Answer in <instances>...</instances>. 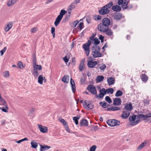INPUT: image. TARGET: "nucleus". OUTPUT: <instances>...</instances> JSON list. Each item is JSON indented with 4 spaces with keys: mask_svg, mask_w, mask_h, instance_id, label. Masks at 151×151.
I'll return each instance as SVG.
<instances>
[{
    "mask_svg": "<svg viewBox=\"0 0 151 151\" xmlns=\"http://www.w3.org/2000/svg\"><path fill=\"white\" fill-rule=\"evenodd\" d=\"M142 119L143 120L147 119L146 115H144L142 114H139L138 115H134L132 116H130L129 119L131 122V124L132 125H134L138 124Z\"/></svg>",
    "mask_w": 151,
    "mask_h": 151,
    "instance_id": "1",
    "label": "nucleus"
},
{
    "mask_svg": "<svg viewBox=\"0 0 151 151\" xmlns=\"http://www.w3.org/2000/svg\"><path fill=\"white\" fill-rule=\"evenodd\" d=\"M67 12L64 9L61 10L60 12V14L58 16L54 22V24L55 26L57 27L60 23V21L62 19L63 17Z\"/></svg>",
    "mask_w": 151,
    "mask_h": 151,
    "instance_id": "2",
    "label": "nucleus"
},
{
    "mask_svg": "<svg viewBox=\"0 0 151 151\" xmlns=\"http://www.w3.org/2000/svg\"><path fill=\"white\" fill-rule=\"evenodd\" d=\"M91 44V41L90 40H88L87 43L84 44L83 45V47L85 51V53L87 56L89 54V46Z\"/></svg>",
    "mask_w": 151,
    "mask_h": 151,
    "instance_id": "3",
    "label": "nucleus"
},
{
    "mask_svg": "<svg viewBox=\"0 0 151 151\" xmlns=\"http://www.w3.org/2000/svg\"><path fill=\"white\" fill-rule=\"evenodd\" d=\"M129 2V0H118V4L119 5L122 4V7L123 9H128V4Z\"/></svg>",
    "mask_w": 151,
    "mask_h": 151,
    "instance_id": "4",
    "label": "nucleus"
},
{
    "mask_svg": "<svg viewBox=\"0 0 151 151\" xmlns=\"http://www.w3.org/2000/svg\"><path fill=\"white\" fill-rule=\"evenodd\" d=\"M107 123L109 126L114 127L119 125L120 122L114 119H110L107 121Z\"/></svg>",
    "mask_w": 151,
    "mask_h": 151,
    "instance_id": "5",
    "label": "nucleus"
},
{
    "mask_svg": "<svg viewBox=\"0 0 151 151\" xmlns=\"http://www.w3.org/2000/svg\"><path fill=\"white\" fill-rule=\"evenodd\" d=\"M73 24H74V29L77 31L78 30H81L83 27V23L82 22L79 23L78 21H76L74 22Z\"/></svg>",
    "mask_w": 151,
    "mask_h": 151,
    "instance_id": "6",
    "label": "nucleus"
},
{
    "mask_svg": "<svg viewBox=\"0 0 151 151\" xmlns=\"http://www.w3.org/2000/svg\"><path fill=\"white\" fill-rule=\"evenodd\" d=\"M98 28L99 31L103 32H105L108 30L109 27H106L103 24L101 23L98 25Z\"/></svg>",
    "mask_w": 151,
    "mask_h": 151,
    "instance_id": "7",
    "label": "nucleus"
},
{
    "mask_svg": "<svg viewBox=\"0 0 151 151\" xmlns=\"http://www.w3.org/2000/svg\"><path fill=\"white\" fill-rule=\"evenodd\" d=\"M83 106L86 109L89 110L93 108V104L90 101H85L83 104Z\"/></svg>",
    "mask_w": 151,
    "mask_h": 151,
    "instance_id": "8",
    "label": "nucleus"
},
{
    "mask_svg": "<svg viewBox=\"0 0 151 151\" xmlns=\"http://www.w3.org/2000/svg\"><path fill=\"white\" fill-rule=\"evenodd\" d=\"M110 11L109 9L106 8L104 6L99 11V13L101 15H104L109 13Z\"/></svg>",
    "mask_w": 151,
    "mask_h": 151,
    "instance_id": "9",
    "label": "nucleus"
},
{
    "mask_svg": "<svg viewBox=\"0 0 151 151\" xmlns=\"http://www.w3.org/2000/svg\"><path fill=\"white\" fill-rule=\"evenodd\" d=\"M87 89L93 94H97V91L95 87L91 85H89L87 88Z\"/></svg>",
    "mask_w": 151,
    "mask_h": 151,
    "instance_id": "10",
    "label": "nucleus"
},
{
    "mask_svg": "<svg viewBox=\"0 0 151 151\" xmlns=\"http://www.w3.org/2000/svg\"><path fill=\"white\" fill-rule=\"evenodd\" d=\"M1 105L4 106V107H0V109L4 112L7 113L8 112L9 108L7 106L6 101L1 103Z\"/></svg>",
    "mask_w": 151,
    "mask_h": 151,
    "instance_id": "11",
    "label": "nucleus"
},
{
    "mask_svg": "<svg viewBox=\"0 0 151 151\" xmlns=\"http://www.w3.org/2000/svg\"><path fill=\"white\" fill-rule=\"evenodd\" d=\"M102 24L104 25L109 27V26L110 24V21L109 19L107 18H104L102 20Z\"/></svg>",
    "mask_w": 151,
    "mask_h": 151,
    "instance_id": "12",
    "label": "nucleus"
},
{
    "mask_svg": "<svg viewBox=\"0 0 151 151\" xmlns=\"http://www.w3.org/2000/svg\"><path fill=\"white\" fill-rule=\"evenodd\" d=\"M38 126L39 130L41 132L45 133L47 132L48 128L47 127L40 124H38Z\"/></svg>",
    "mask_w": 151,
    "mask_h": 151,
    "instance_id": "13",
    "label": "nucleus"
},
{
    "mask_svg": "<svg viewBox=\"0 0 151 151\" xmlns=\"http://www.w3.org/2000/svg\"><path fill=\"white\" fill-rule=\"evenodd\" d=\"M97 61H93L91 60L88 61L87 63V66L90 68H93L97 64Z\"/></svg>",
    "mask_w": 151,
    "mask_h": 151,
    "instance_id": "14",
    "label": "nucleus"
},
{
    "mask_svg": "<svg viewBox=\"0 0 151 151\" xmlns=\"http://www.w3.org/2000/svg\"><path fill=\"white\" fill-rule=\"evenodd\" d=\"M93 57L94 58L101 57L102 55L101 53L98 52L96 51H93L92 53Z\"/></svg>",
    "mask_w": 151,
    "mask_h": 151,
    "instance_id": "15",
    "label": "nucleus"
},
{
    "mask_svg": "<svg viewBox=\"0 0 151 151\" xmlns=\"http://www.w3.org/2000/svg\"><path fill=\"white\" fill-rule=\"evenodd\" d=\"M100 94L99 95V98H103L104 96L106 94V91L105 88H103L100 90Z\"/></svg>",
    "mask_w": 151,
    "mask_h": 151,
    "instance_id": "16",
    "label": "nucleus"
},
{
    "mask_svg": "<svg viewBox=\"0 0 151 151\" xmlns=\"http://www.w3.org/2000/svg\"><path fill=\"white\" fill-rule=\"evenodd\" d=\"M12 27V23L10 22L7 23L5 25L4 30L5 32H7L11 29Z\"/></svg>",
    "mask_w": 151,
    "mask_h": 151,
    "instance_id": "17",
    "label": "nucleus"
},
{
    "mask_svg": "<svg viewBox=\"0 0 151 151\" xmlns=\"http://www.w3.org/2000/svg\"><path fill=\"white\" fill-rule=\"evenodd\" d=\"M114 19L115 20H119L122 18V14L120 13H115L113 15Z\"/></svg>",
    "mask_w": 151,
    "mask_h": 151,
    "instance_id": "18",
    "label": "nucleus"
},
{
    "mask_svg": "<svg viewBox=\"0 0 151 151\" xmlns=\"http://www.w3.org/2000/svg\"><path fill=\"white\" fill-rule=\"evenodd\" d=\"M130 114V111H124L121 117L124 119H126L129 116Z\"/></svg>",
    "mask_w": 151,
    "mask_h": 151,
    "instance_id": "19",
    "label": "nucleus"
},
{
    "mask_svg": "<svg viewBox=\"0 0 151 151\" xmlns=\"http://www.w3.org/2000/svg\"><path fill=\"white\" fill-rule=\"evenodd\" d=\"M121 100L120 98H116L114 99L113 101V104L116 105H119L121 104Z\"/></svg>",
    "mask_w": 151,
    "mask_h": 151,
    "instance_id": "20",
    "label": "nucleus"
},
{
    "mask_svg": "<svg viewBox=\"0 0 151 151\" xmlns=\"http://www.w3.org/2000/svg\"><path fill=\"white\" fill-rule=\"evenodd\" d=\"M40 151H45L46 150H47L51 148L50 146H47L45 145H40Z\"/></svg>",
    "mask_w": 151,
    "mask_h": 151,
    "instance_id": "21",
    "label": "nucleus"
},
{
    "mask_svg": "<svg viewBox=\"0 0 151 151\" xmlns=\"http://www.w3.org/2000/svg\"><path fill=\"white\" fill-rule=\"evenodd\" d=\"M125 109L126 110V111H129L132 110L133 108L132 105L131 103L129 104H126L125 106Z\"/></svg>",
    "mask_w": 151,
    "mask_h": 151,
    "instance_id": "22",
    "label": "nucleus"
},
{
    "mask_svg": "<svg viewBox=\"0 0 151 151\" xmlns=\"http://www.w3.org/2000/svg\"><path fill=\"white\" fill-rule=\"evenodd\" d=\"M76 7V5L72 3L69 6L68 9V14L70 15L71 13V10L74 9Z\"/></svg>",
    "mask_w": 151,
    "mask_h": 151,
    "instance_id": "23",
    "label": "nucleus"
},
{
    "mask_svg": "<svg viewBox=\"0 0 151 151\" xmlns=\"http://www.w3.org/2000/svg\"><path fill=\"white\" fill-rule=\"evenodd\" d=\"M43 80L45 82L46 81V80L45 79V77H43L42 75H40L38 78V83L40 84H42Z\"/></svg>",
    "mask_w": 151,
    "mask_h": 151,
    "instance_id": "24",
    "label": "nucleus"
},
{
    "mask_svg": "<svg viewBox=\"0 0 151 151\" xmlns=\"http://www.w3.org/2000/svg\"><path fill=\"white\" fill-rule=\"evenodd\" d=\"M19 0H8L7 4L8 6H10L14 4Z\"/></svg>",
    "mask_w": 151,
    "mask_h": 151,
    "instance_id": "25",
    "label": "nucleus"
},
{
    "mask_svg": "<svg viewBox=\"0 0 151 151\" xmlns=\"http://www.w3.org/2000/svg\"><path fill=\"white\" fill-rule=\"evenodd\" d=\"M70 83L71 86V88L73 92L74 93L76 91V86L75 82L71 78Z\"/></svg>",
    "mask_w": 151,
    "mask_h": 151,
    "instance_id": "26",
    "label": "nucleus"
},
{
    "mask_svg": "<svg viewBox=\"0 0 151 151\" xmlns=\"http://www.w3.org/2000/svg\"><path fill=\"white\" fill-rule=\"evenodd\" d=\"M34 71H38V70H41L42 67L40 65H36V64H33Z\"/></svg>",
    "mask_w": 151,
    "mask_h": 151,
    "instance_id": "27",
    "label": "nucleus"
},
{
    "mask_svg": "<svg viewBox=\"0 0 151 151\" xmlns=\"http://www.w3.org/2000/svg\"><path fill=\"white\" fill-rule=\"evenodd\" d=\"M114 79L113 77H109L107 79V82L109 86L113 85L114 83Z\"/></svg>",
    "mask_w": 151,
    "mask_h": 151,
    "instance_id": "28",
    "label": "nucleus"
},
{
    "mask_svg": "<svg viewBox=\"0 0 151 151\" xmlns=\"http://www.w3.org/2000/svg\"><path fill=\"white\" fill-rule=\"evenodd\" d=\"M112 9L113 10L116 12H119L121 10V7L118 5H115L113 6L112 7Z\"/></svg>",
    "mask_w": 151,
    "mask_h": 151,
    "instance_id": "29",
    "label": "nucleus"
},
{
    "mask_svg": "<svg viewBox=\"0 0 151 151\" xmlns=\"http://www.w3.org/2000/svg\"><path fill=\"white\" fill-rule=\"evenodd\" d=\"M69 80V76H65L62 79V81L64 83H68Z\"/></svg>",
    "mask_w": 151,
    "mask_h": 151,
    "instance_id": "30",
    "label": "nucleus"
},
{
    "mask_svg": "<svg viewBox=\"0 0 151 151\" xmlns=\"http://www.w3.org/2000/svg\"><path fill=\"white\" fill-rule=\"evenodd\" d=\"M141 79L145 83L148 79V77L146 75L142 74L141 76Z\"/></svg>",
    "mask_w": 151,
    "mask_h": 151,
    "instance_id": "31",
    "label": "nucleus"
},
{
    "mask_svg": "<svg viewBox=\"0 0 151 151\" xmlns=\"http://www.w3.org/2000/svg\"><path fill=\"white\" fill-rule=\"evenodd\" d=\"M31 147L33 148H36L38 146L37 143L34 140H32L31 142Z\"/></svg>",
    "mask_w": 151,
    "mask_h": 151,
    "instance_id": "32",
    "label": "nucleus"
},
{
    "mask_svg": "<svg viewBox=\"0 0 151 151\" xmlns=\"http://www.w3.org/2000/svg\"><path fill=\"white\" fill-rule=\"evenodd\" d=\"M81 125L82 126H87L88 125V122L85 119H82L80 123Z\"/></svg>",
    "mask_w": 151,
    "mask_h": 151,
    "instance_id": "33",
    "label": "nucleus"
},
{
    "mask_svg": "<svg viewBox=\"0 0 151 151\" xmlns=\"http://www.w3.org/2000/svg\"><path fill=\"white\" fill-rule=\"evenodd\" d=\"M104 78L103 76H98L96 78V80L97 83H100L103 81Z\"/></svg>",
    "mask_w": 151,
    "mask_h": 151,
    "instance_id": "34",
    "label": "nucleus"
},
{
    "mask_svg": "<svg viewBox=\"0 0 151 151\" xmlns=\"http://www.w3.org/2000/svg\"><path fill=\"white\" fill-rule=\"evenodd\" d=\"M147 141H145L139 145L137 148L138 149H141L144 147L147 144Z\"/></svg>",
    "mask_w": 151,
    "mask_h": 151,
    "instance_id": "35",
    "label": "nucleus"
},
{
    "mask_svg": "<svg viewBox=\"0 0 151 151\" xmlns=\"http://www.w3.org/2000/svg\"><path fill=\"white\" fill-rule=\"evenodd\" d=\"M84 68V61L81 60L80 64L79 69L80 71H82Z\"/></svg>",
    "mask_w": 151,
    "mask_h": 151,
    "instance_id": "36",
    "label": "nucleus"
},
{
    "mask_svg": "<svg viewBox=\"0 0 151 151\" xmlns=\"http://www.w3.org/2000/svg\"><path fill=\"white\" fill-rule=\"evenodd\" d=\"M80 118V116L79 115H78L76 116H74L73 118V120L75 122V124L77 125L78 124V119Z\"/></svg>",
    "mask_w": 151,
    "mask_h": 151,
    "instance_id": "37",
    "label": "nucleus"
},
{
    "mask_svg": "<svg viewBox=\"0 0 151 151\" xmlns=\"http://www.w3.org/2000/svg\"><path fill=\"white\" fill-rule=\"evenodd\" d=\"M123 94L122 91L120 90H118L116 92L115 96L116 97H119L122 96Z\"/></svg>",
    "mask_w": 151,
    "mask_h": 151,
    "instance_id": "38",
    "label": "nucleus"
},
{
    "mask_svg": "<svg viewBox=\"0 0 151 151\" xmlns=\"http://www.w3.org/2000/svg\"><path fill=\"white\" fill-rule=\"evenodd\" d=\"M99 104L101 106L104 108H106L108 107V104L106 102H103L101 101L100 102Z\"/></svg>",
    "mask_w": 151,
    "mask_h": 151,
    "instance_id": "39",
    "label": "nucleus"
},
{
    "mask_svg": "<svg viewBox=\"0 0 151 151\" xmlns=\"http://www.w3.org/2000/svg\"><path fill=\"white\" fill-rule=\"evenodd\" d=\"M113 4V2L112 1H111L104 6H105L106 8L109 9L112 6Z\"/></svg>",
    "mask_w": 151,
    "mask_h": 151,
    "instance_id": "40",
    "label": "nucleus"
},
{
    "mask_svg": "<svg viewBox=\"0 0 151 151\" xmlns=\"http://www.w3.org/2000/svg\"><path fill=\"white\" fill-rule=\"evenodd\" d=\"M106 91L108 94L110 93L111 94H112L113 93L114 89L112 88H108L106 89Z\"/></svg>",
    "mask_w": 151,
    "mask_h": 151,
    "instance_id": "41",
    "label": "nucleus"
},
{
    "mask_svg": "<svg viewBox=\"0 0 151 151\" xmlns=\"http://www.w3.org/2000/svg\"><path fill=\"white\" fill-rule=\"evenodd\" d=\"M59 120L61 123L63 124L64 126L67 124V122L64 119L59 118Z\"/></svg>",
    "mask_w": 151,
    "mask_h": 151,
    "instance_id": "42",
    "label": "nucleus"
},
{
    "mask_svg": "<svg viewBox=\"0 0 151 151\" xmlns=\"http://www.w3.org/2000/svg\"><path fill=\"white\" fill-rule=\"evenodd\" d=\"M3 76L4 77L7 78L9 76V72L6 71L3 73Z\"/></svg>",
    "mask_w": 151,
    "mask_h": 151,
    "instance_id": "43",
    "label": "nucleus"
},
{
    "mask_svg": "<svg viewBox=\"0 0 151 151\" xmlns=\"http://www.w3.org/2000/svg\"><path fill=\"white\" fill-rule=\"evenodd\" d=\"M32 75L35 78H37L39 76V73L38 71H34L32 73Z\"/></svg>",
    "mask_w": 151,
    "mask_h": 151,
    "instance_id": "44",
    "label": "nucleus"
},
{
    "mask_svg": "<svg viewBox=\"0 0 151 151\" xmlns=\"http://www.w3.org/2000/svg\"><path fill=\"white\" fill-rule=\"evenodd\" d=\"M105 32H106V34L108 36H111L113 34L112 31L111 30L109 29Z\"/></svg>",
    "mask_w": 151,
    "mask_h": 151,
    "instance_id": "45",
    "label": "nucleus"
},
{
    "mask_svg": "<svg viewBox=\"0 0 151 151\" xmlns=\"http://www.w3.org/2000/svg\"><path fill=\"white\" fill-rule=\"evenodd\" d=\"M7 49V47H4L2 50L0 51L1 55L2 56L4 53L6 51Z\"/></svg>",
    "mask_w": 151,
    "mask_h": 151,
    "instance_id": "46",
    "label": "nucleus"
},
{
    "mask_svg": "<svg viewBox=\"0 0 151 151\" xmlns=\"http://www.w3.org/2000/svg\"><path fill=\"white\" fill-rule=\"evenodd\" d=\"M105 100L109 103H111L112 102V101L109 96H106V97L105 98Z\"/></svg>",
    "mask_w": 151,
    "mask_h": 151,
    "instance_id": "47",
    "label": "nucleus"
},
{
    "mask_svg": "<svg viewBox=\"0 0 151 151\" xmlns=\"http://www.w3.org/2000/svg\"><path fill=\"white\" fill-rule=\"evenodd\" d=\"M51 32L53 38L55 37V28L54 27H52L51 29Z\"/></svg>",
    "mask_w": 151,
    "mask_h": 151,
    "instance_id": "48",
    "label": "nucleus"
},
{
    "mask_svg": "<svg viewBox=\"0 0 151 151\" xmlns=\"http://www.w3.org/2000/svg\"><path fill=\"white\" fill-rule=\"evenodd\" d=\"M94 42L96 45H98L100 43V41L97 37L95 38L94 39Z\"/></svg>",
    "mask_w": 151,
    "mask_h": 151,
    "instance_id": "49",
    "label": "nucleus"
},
{
    "mask_svg": "<svg viewBox=\"0 0 151 151\" xmlns=\"http://www.w3.org/2000/svg\"><path fill=\"white\" fill-rule=\"evenodd\" d=\"M17 65L19 68L21 69H22L24 67V66L22 63L21 62H19L18 63Z\"/></svg>",
    "mask_w": 151,
    "mask_h": 151,
    "instance_id": "50",
    "label": "nucleus"
},
{
    "mask_svg": "<svg viewBox=\"0 0 151 151\" xmlns=\"http://www.w3.org/2000/svg\"><path fill=\"white\" fill-rule=\"evenodd\" d=\"M96 148V146L94 145L91 147L90 149V151H95Z\"/></svg>",
    "mask_w": 151,
    "mask_h": 151,
    "instance_id": "51",
    "label": "nucleus"
},
{
    "mask_svg": "<svg viewBox=\"0 0 151 151\" xmlns=\"http://www.w3.org/2000/svg\"><path fill=\"white\" fill-rule=\"evenodd\" d=\"M106 65L104 64H102L101 66L100 67V69L101 70H104L106 68Z\"/></svg>",
    "mask_w": 151,
    "mask_h": 151,
    "instance_id": "52",
    "label": "nucleus"
},
{
    "mask_svg": "<svg viewBox=\"0 0 151 151\" xmlns=\"http://www.w3.org/2000/svg\"><path fill=\"white\" fill-rule=\"evenodd\" d=\"M120 107L113 106V111H116L120 109Z\"/></svg>",
    "mask_w": 151,
    "mask_h": 151,
    "instance_id": "53",
    "label": "nucleus"
},
{
    "mask_svg": "<svg viewBox=\"0 0 151 151\" xmlns=\"http://www.w3.org/2000/svg\"><path fill=\"white\" fill-rule=\"evenodd\" d=\"M30 31L32 33H35L37 31V29L36 28H32L31 29Z\"/></svg>",
    "mask_w": 151,
    "mask_h": 151,
    "instance_id": "54",
    "label": "nucleus"
},
{
    "mask_svg": "<svg viewBox=\"0 0 151 151\" xmlns=\"http://www.w3.org/2000/svg\"><path fill=\"white\" fill-rule=\"evenodd\" d=\"M101 16L99 15H97L95 16V20H100L101 19Z\"/></svg>",
    "mask_w": 151,
    "mask_h": 151,
    "instance_id": "55",
    "label": "nucleus"
},
{
    "mask_svg": "<svg viewBox=\"0 0 151 151\" xmlns=\"http://www.w3.org/2000/svg\"><path fill=\"white\" fill-rule=\"evenodd\" d=\"M65 127V130L66 131L70 133V130L69 128H68V124L66 125H65L64 126Z\"/></svg>",
    "mask_w": 151,
    "mask_h": 151,
    "instance_id": "56",
    "label": "nucleus"
},
{
    "mask_svg": "<svg viewBox=\"0 0 151 151\" xmlns=\"http://www.w3.org/2000/svg\"><path fill=\"white\" fill-rule=\"evenodd\" d=\"M81 84H83L84 83L85 81V78L84 77H82L81 79Z\"/></svg>",
    "mask_w": 151,
    "mask_h": 151,
    "instance_id": "57",
    "label": "nucleus"
},
{
    "mask_svg": "<svg viewBox=\"0 0 151 151\" xmlns=\"http://www.w3.org/2000/svg\"><path fill=\"white\" fill-rule=\"evenodd\" d=\"M81 0H74L72 3L76 5L77 4L79 3L80 2Z\"/></svg>",
    "mask_w": 151,
    "mask_h": 151,
    "instance_id": "58",
    "label": "nucleus"
},
{
    "mask_svg": "<svg viewBox=\"0 0 151 151\" xmlns=\"http://www.w3.org/2000/svg\"><path fill=\"white\" fill-rule=\"evenodd\" d=\"M33 64H36V58L35 55H34L33 57Z\"/></svg>",
    "mask_w": 151,
    "mask_h": 151,
    "instance_id": "59",
    "label": "nucleus"
},
{
    "mask_svg": "<svg viewBox=\"0 0 151 151\" xmlns=\"http://www.w3.org/2000/svg\"><path fill=\"white\" fill-rule=\"evenodd\" d=\"M66 56L67 55L63 58V60L66 63L68 62V59L67 58Z\"/></svg>",
    "mask_w": 151,
    "mask_h": 151,
    "instance_id": "60",
    "label": "nucleus"
},
{
    "mask_svg": "<svg viewBox=\"0 0 151 151\" xmlns=\"http://www.w3.org/2000/svg\"><path fill=\"white\" fill-rule=\"evenodd\" d=\"M99 39L100 40H101V42L103 41V39L104 38V37L101 35H100L99 37Z\"/></svg>",
    "mask_w": 151,
    "mask_h": 151,
    "instance_id": "61",
    "label": "nucleus"
},
{
    "mask_svg": "<svg viewBox=\"0 0 151 151\" xmlns=\"http://www.w3.org/2000/svg\"><path fill=\"white\" fill-rule=\"evenodd\" d=\"M107 110L108 111H113V106L108 108L107 109Z\"/></svg>",
    "mask_w": 151,
    "mask_h": 151,
    "instance_id": "62",
    "label": "nucleus"
},
{
    "mask_svg": "<svg viewBox=\"0 0 151 151\" xmlns=\"http://www.w3.org/2000/svg\"><path fill=\"white\" fill-rule=\"evenodd\" d=\"M146 115V117H147V118L151 117V113H150L148 114H147Z\"/></svg>",
    "mask_w": 151,
    "mask_h": 151,
    "instance_id": "63",
    "label": "nucleus"
},
{
    "mask_svg": "<svg viewBox=\"0 0 151 151\" xmlns=\"http://www.w3.org/2000/svg\"><path fill=\"white\" fill-rule=\"evenodd\" d=\"M95 38H94V36L93 35H92V36L90 38V40H91V41H92V40H93L94 41V39Z\"/></svg>",
    "mask_w": 151,
    "mask_h": 151,
    "instance_id": "64",
    "label": "nucleus"
}]
</instances>
